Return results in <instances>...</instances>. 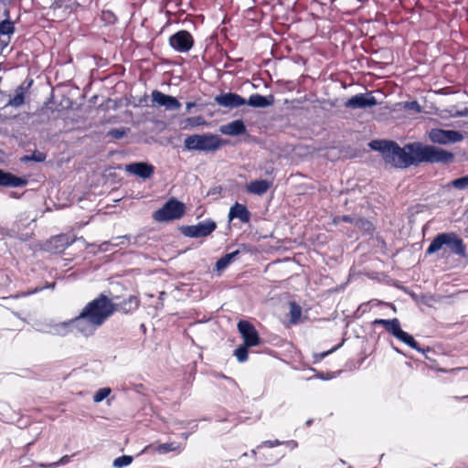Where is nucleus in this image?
I'll return each mask as SVG.
<instances>
[{"label":"nucleus","instance_id":"nucleus-27","mask_svg":"<svg viewBox=\"0 0 468 468\" xmlns=\"http://www.w3.org/2000/svg\"><path fill=\"white\" fill-rule=\"evenodd\" d=\"M178 448H179V445L176 444V442H165V443L159 444L155 448V452H157L160 454H165L169 452L176 451Z\"/></svg>","mask_w":468,"mask_h":468},{"label":"nucleus","instance_id":"nucleus-37","mask_svg":"<svg viewBox=\"0 0 468 468\" xmlns=\"http://www.w3.org/2000/svg\"><path fill=\"white\" fill-rule=\"evenodd\" d=\"M405 108L410 111H414L416 112H420L421 111L420 105L416 101L406 102Z\"/></svg>","mask_w":468,"mask_h":468},{"label":"nucleus","instance_id":"nucleus-23","mask_svg":"<svg viewBox=\"0 0 468 468\" xmlns=\"http://www.w3.org/2000/svg\"><path fill=\"white\" fill-rule=\"evenodd\" d=\"M396 338L420 353L424 352V350L420 348L419 344L415 341L413 336L408 334L407 332L403 331L402 329L399 332Z\"/></svg>","mask_w":468,"mask_h":468},{"label":"nucleus","instance_id":"nucleus-17","mask_svg":"<svg viewBox=\"0 0 468 468\" xmlns=\"http://www.w3.org/2000/svg\"><path fill=\"white\" fill-rule=\"evenodd\" d=\"M74 239L66 234L53 237L48 243V250L55 253H60L73 243Z\"/></svg>","mask_w":468,"mask_h":468},{"label":"nucleus","instance_id":"nucleus-11","mask_svg":"<svg viewBox=\"0 0 468 468\" xmlns=\"http://www.w3.org/2000/svg\"><path fill=\"white\" fill-rule=\"evenodd\" d=\"M376 98L370 94L359 93L345 102V107L348 109H365L377 105Z\"/></svg>","mask_w":468,"mask_h":468},{"label":"nucleus","instance_id":"nucleus-50","mask_svg":"<svg viewBox=\"0 0 468 468\" xmlns=\"http://www.w3.org/2000/svg\"><path fill=\"white\" fill-rule=\"evenodd\" d=\"M394 349H395L398 353H400V351L399 350V348L394 347Z\"/></svg>","mask_w":468,"mask_h":468},{"label":"nucleus","instance_id":"nucleus-47","mask_svg":"<svg viewBox=\"0 0 468 468\" xmlns=\"http://www.w3.org/2000/svg\"><path fill=\"white\" fill-rule=\"evenodd\" d=\"M311 423H312V420H307V421H306V425H308V426H309V425H311Z\"/></svg>","mask_w":468,"mask_h":468},{"label":"nucleus","instance_id":"nucleus-25","mask_svg":"<svg viewBox=\"0 0 468 468\" xmlns=\"http://www.w3.org/2000/svg\"><path fill=\"white\" fill-rule=\"evenodd\" d=\"M446 186L448 188L452 187L458 190L468 189V175L450 181Z\"/></svg>","mask_w":468,"mask_h":468},{"label":"nucleus","instance_id":"nucleus-39","mask_svg":"<svg viewBox=\"0 0 468 468\" xmlns=\"http://www.w3.org/2000/svg\"><path fill=\"white\" fill-rule=\"evenodd\" d=\"M129 239V237L128 236H119V237H116V238H113L112 239V245L114 246H118L120 244H123L124 243V240H128Z\"/></svg>","mask_w":468,"mask_h":468},{"label":"nucleus","instance_id":"nucleus-7","mask_svg":"<svg viewBox=\"0 0 468 468\" xmlns=\"http://www.w3.org/2000/svg\"><path fill=\"white\" fill-rule=\"evenodd\" d=\"M429 138L434 144H447L460 142L463 137L457 131L434 128L429 132Z\"/></svg>","mask_w":468,"mask_h":468},{"label":"nucleus","instance_id":"nucleus-12","mask_svg":"<svg viewBox=\"0 0 468 468\" xmlns=\"http://www.w3.org/2000/svg\"><path fill=\"white\" fill-rule=\"evenodd\" d=\"M77 322V316L71 320L61 322L58 324H50L48 326V330H44L43 332L55 335H60L64 336L68 335L69 333L77 332L79 333V325L76 323Z\"/></svg>","mask_w":468,"mask_h":468},{"label":"nucleus","instance_id":"nucleus-8","mask_svg":"<svg viewBox=\"0 0 468 468\" xmlns=\"http://www.w3.org/2000/svg\"><path fill=\"white\" fill-rule=\"evenodd\" d=\"M217 228L215 221L207 219L193 226H186L181 229L182 233L190 238L207 237Z\"/></svg>","mask_w":468,"mask_h":468},{"label":"nucleus","instance_id":"nucleus-46","mask_svg":"<svg viewBox=\"0 0 468 468\" xmlns=\"http://www.w3.org/2000/svg\"><path fill=\"white\" fill-rule=\"evenodd\" d=\"M182 437L185 438V439H187L188 438V434L187 433H183Z\"/></svg>","mask_w":468,"mask_h":468},{"label":"nucleus","instance_id":"nucleus-42","mask_svg":"<svg viewBox=\"0 0 468 468\" xmlns=\"http://www.w3.org/2000/svg\"><path fill=\"white\" fill-rule=\"evenodd\" d=\"M194 107H196V103L195 102L189 101V102H186V108L187 112H190V110L192 108H194Z\"/></svg>","mask_w":468,"mask_h":468},{"label":"nucleus","instance_id":"nucleus-35","mask_svg":"<svg viewBox=\"0 0 468 468\" xmlns=\"http://www.w3.org/2000/svg\"><path fill=\"white\" fill-rule=\"evenodd\" d=\"M356 226L358 228H363L366 231H370L373 229L372 224L365 219H356Z\"/></svg>","mask_w":468,"mask_h":468},{"label":"nucleus","instance_id":"nucleus-33","mask_svg":"<svg viewBox=\"0 0 468 468\" xmlns=\"http://www.w3.org/2000/svg\"><path fill=\"white\" fill-rule=\"evenodd\" d=\"M14 32V25L11 21L4 20L0 22V34L9 35Z\"/></svg>","mask_w":468,"mask_h":468},{"label":"nucleus","instance_id":"nucleus-2","mask_svg":"<svg viewBox=\"0 0 468 468\" xmlns=\"http://www.w3.org/2000/svg\"><path fill=\"white\" fill-rule=\"evenodd\" d=\"M118 309L105 294L88 303L77 316L79 333L86 337L92 335Z\"/></svg>","mask_w":468,"mask_h":468},{"label":"nucleus","instance_id":"nucleus-4","mask_svg":"<svg viewBox=\"0 0 468 468\" xmlns=\"http://www.w3.org/2000/svg\"><path fill=\"white\" fill-rule=\"evenodd\" d=\"M184 144L188 150L213 152L221 147L223 141L212 133L193 134L185 139Z\"/></svg>","mask_w":468,"mask_h":468},{"label":"nucleus","instance_id":"nucleus-26","mask_svg":"<svg viewBox=\"0 0 468 468\" xmlns=\"http://www.w3.org/2000/svg\"><path fill=\"white\" fill-rule=\"evenodd\" d=\"M184 129H189L207 124V122L202 116L188 117L185 120Z\"/></svg>","mask_w":468,"mask_h":468},{"label":"nucleus","instance_id":"nucleus-31","mask_svg":"<svg viewBox=\"0 0 468 468\" xmlns=\"http://www.w3.org/2000/svg\"><path fill=\"white\" fill-rule=\"evenodd\" d=\"M112 392V389L110 388H102L98 389L94 396L93 400L96 403L101 402L104 399H106Z\"/></svg>","mask_w":468,"mask_h":468},{"label":"nucleus","instance_id":"nucleus-1","mask_svg":"<svg viewBox=\"0 0 468 468\" xmlns=\"http://www.w3.org/2000/svg\"><path fill=\"white\" fill-rule=\"evenodd\" d=\"M369 146L381 153L383 159L397 168H407L420 163L449 164L453 161L452 153L432 145L420 143L408 144L400 147L397 143L386 140H374Z\"/></svg>","mask_w":468,"mask_h":468},{"label":"nucleus","instance_id":"nucleus-10","mask_svg":"<svg viewBox=\"0 0 468 468\" xmlns=\"http://www.w3.org/2000/svg\"><path fill=\"white\" fill-rule=\"evenodd\" d=\"M153 103L165 107L167 111H176L180 109V101L173 96L166 95L158 90H154L151 94Z\"/></svg>","mask_w":468,"mask_h":468},{"label":"nucleus","instance_id":"nucleus-40","mask_svg":"<svg viewBox=\"0 0 468 468\" xmlns=\"http://www.w3.org/2000/svg\"><path fill=\"white\" fill-rule=\"evenodd\" d=\"M282 443V442L280 441L279 440H274V441H265L262 442V445H265L268 447H275V446L281 445Z\"/></svg>","mask_w":468,"mask_h":468},{"label":"nucleus","instance_id":"nucleus-5","mask_svg":"<svg viewBox=\"0 0 468 468\" xmlns=\"http://www.w3.org/2000/svg\"><path fill=\"white\" fill-rule=\"evenodd\" d=\"M184 213V204L176 199H171L167 201L163 207L154 213V218L156 221L164 222L180 218Z\"/></svg>","mask_w":468,"mask_h":468},{"label":"nucleus","instance_id":"nucleus-13","mask_svg":"<svg viewBox=\"0 0 468 468\" xmlns=\"http://www.w3.org/2000/svg\"><path fill=\"white\" fill-rule=\"evenodd\" d=\"M215 101L219 106L225 108H238L247 103V101L237 93L228 92L223 93L215 98Z\"/></svg>","mask_w":468,"mask_h":468},{"label":"nucleus","instance_id":"nucleus-30","mask_svg":"<svg viewBox=\"0 0 468 468\" xmlns=\"http://www.w3.org/2000/svg\"><path fill=\"white\" fill-rule=\"evenodd\" d=\"M132 462H133L132 456L122 455V456L116 458L113 461L112 464L115 468H122V467H125V466H128L129 464H131Z\"/></svg>","mask_w":468,"mask_h":468},{"label":"nucleus","instance_id":"nucleus-19","mask_svg":"<svg viewBox=\"0 0 468 468\" xmlns=\"http://www.w3.org/2000/svg\"><path fill=\"white\" fill-rule=\"evenodd\" d=\"M27 185V180L17 177L11 173H7L0 169V186H23Z\"/></svg>","mask_w":468,"mask_h":468},{"label":"nucleus","instance_id":"nucleus-28","mask_svg":"<svg viewBox=\"0 0 468 468\" xmlns=\"http://www.w3.org/2000/svg\"><path fill=\"white\" fill-rule=\"evenodd\" d=\"M290 315L292 324H296L302 315V308L294 302L290 303Z\"/></svg>","mask_w":468,"mask_h":468},{"label":"nucleus","instance_id":"nucleus-16","mask_svg":"<svg viewBox=\"0 0 468 468\" xmlns=\"http://www.w3.org/2000/svg\"><path fill=\"white\" fill-rule=\"evenodd\" d=\"M251 214L245 205L236 202L229 209V219H239L242 223H249Z\"/></svg>","mask_w":468,"mask_h":468},{"label":"nucleus","instance_id":"nucleus-41","mask_svg":"<svg viewBox=\"0 0 468 468\" xmlns=\"http://www.w3.org/2000/svg\"><path fill=\"white\" fill-rule=\"evenodd\" d=\"M389 322L390 320H387V319H376L373 324H379V325H383L385 328L387 327V325H390L389 324Z\"/></svg>","mask_w":468,"mask_h":468},{"label":"nucleus","instance_id":"nucleus-36","mask_svg":"<svg viewBox=\"0 0 468 468\" xmlns=\"http://www.w3.org/2000/svg\"><path fill=\"white\" fill-rule=\"evenodd\" d=\"M356 220L355 218H353L352 217L350 216H341V217H336L334 218V223L335 224H339L340 222H346V223H354L356 225Z\"/></svg>","mask_w":468,"mask_h":468},{"label":"nucleus","instance_id":"nucleus-9","mask_svg":"<svg viewBox=\"0 0 468 468\" xmlns=\"http://www.w3.org/2000/svg\"><path fill=\"white\" fill-rule=\"evenodd\" d=\"M238 329L246 346H255L260 344V336L255 327L248 321H239Z\"/></svg>","mask_w":468,"mask_h":468},{"label":"nucleus","instance_id":"nucleus-49","mask_svg":"<svg viewBox=\"0 0 468 468\" xmlns=\"http://www.w3.org/2000/svg\"><path fill=\"white\" fill-rule=\"evenodd\" d=\"M360 3H366L367 0H357Z\"/></svg>","mask_w":468,"mask_h":468},{"label":"nucleus","instance_id":"nucleus-21","mask_svg":"<svg viewBox=\"0 0 468 468\" xmlns=\"http://www.w3.org/2000/svg\"><path fill=\"white\" fill-rule=\"evenodd\" d=\"M271 186V182L268 180H254L251 181L247 186V190L250 193L255 194V195H263L265 194L270 187Z\"/></svg>","mask_w":468,"mask_h":468},{"label":"nucleus","instance_id":"nucleus-20","mask_svg":"<svg viewBox=\"0 0 468 468\" xmlns=\"http://www.w3.org/2000/svg\"><path fill=\"white\" fill-rule=\"evenodd\" d=\"M273 103V97L269 96L265 97L261 94L255 93L250 96L247 101L248 105L255 107V108H265L271 106Z\"/></svg>","mask_w":468,"mask_h":468},{"label":"nucleus","instance_id":"nucleus-34","mask_svg":"<svg viewBox=\"0 0 468 468\" xmlns=\"http://www.w3.org/2000/svg\"><path fill=\"white\" fill-rule=\"evenodd\" d=\"M126 133L124 129H112L109 131L108 135L114 139H122Z\"/></svg>","mask_w":468,"mask_h":468},{"label":"nucleus","instance_id":"nucleus-3","mask_svg":"<svg viewBox=\"0 0 468 468\" xmlns=\"http://www.w3.org/2000/svg\"><path fill=\"white\" fill-rule=\"evenodd\" d=\"M444 247L448 248L454 254L463 256L465 247L463 240L453 232H444L438 234L426 250V254H433Z\"/></svg>","mask_w":468,"mask_h":468},{"label":"nucleus","instance_id":"nucleus-29","mask_svg":"<svg viewBox=\"0 0 468 468\" xmlns=\"http://www.w3.org/2000/svg\"><path fill=\"white\" fill-rule=\"evenodd\" d=\"M389 324L390 325H387V327L385 329L389 334H391L393 336L396 337L397 335L399 334V332L401 330L400 323H399V319H397V318L390 319Z\"/></svg>","mask_w":468,"mask_h":468},{"label":"nucleus","instance_id":"nucleus-22","mask_svg":"<svg viewBox=\"0 0 468 468\" xmlns=\"http://www.w3.org/2000/svg\"><path fill=\"white\" fill-rule=\"evenodd\" d=\"M115 304L118 307L116 311L128 314L137 309L139 305V301L135 296H130L127 300Z\"/></svg>","mask_w":468,"mask_h":468},{"label":"nucleus","instance_id":"nucleus-14","mask_svg":"<svg viewBox=\"0 0 468 468\" xmlns=\"http://www.w3.org/2000/svg\"><path fill=\"white\" fill-rule=\"evenodd\" d=\"M33 84V80H26L22 84H20L16 90H15V96L10 98L5 105V107H14L18 108L22 106L25 103L26 94L27 93L28 90L31 88Z\"/></svg>","mask_w":468,"mask_h":468},{"label":"nucleus","instance_id":"nucleus-18","mask_svg":"<svg viewBox=\"0 0 468 468\" xmlns=\"http://www.w3.org/2000/svg\"><path fill=\"white\" fill-rule=\"evenodd\" d=\"M247 129L242 120H235L219 127L222 134L238 136L244 134Z\"/></svg>","mask_w":468,"mask_h":468},{"label":"nucleus","instance_id":"nucleus-51","mask_svg":"<svg viewBox=\"0 0 468 468\" xmlns=\"http://www.w3.org/2000/svg\"><path fill=\"white\" fill-rule=\"evenodd\" d=\"M335 0H331V2H334Z\"/></svg>","mask_w":468,"mask_h":468},{"label":"nucleus","instance_id":"nucleus-24","mask_svg":"<svg viewBox=\"0 0 468 468\" xmlns=\"http://www.w3.org/2000/svg\"><path fill=\"white\" fill-rule=\"evenodd\" d=\"M239 250H235L220 258L216 263L217 270L222 271L226 269L230 264V262H232L233 260L239 255Z\"/></svg>","mask_w":468,"mask_h":468},{"label":"nucleus","instance_id":"nucleus-32","mask_svg":"<svg viewBox=\"0 0 468 468\" xmlns=\"http://www.w3.org/2000/svg\"><path fill=\"white\" fill-rule=\"evenodd\" d=\"M248 347L246 345L239 346L235 352L234 355L236 356L239 362L242 363L247 361L248 359Z\"/></svg>","mask_w":468,"mask_h":468},{"label":"nucleus","instance_id":"nucleus-6","mask_svg":"<svg viewBox=\"0 0 468 468\" xmlns=\"http://www.w3.org/2000/svg\"><path fill=\"white\" fill-rule=\"evenodd\" d=\"M169 45L179 53L188 52L194 46V38L186 30H180L169 37Z\"/></svg>","mask_w":468,"mask_h":468},{"label":"nucleus","instance_id":"nucleus-38","mask_svg":"<svg viewBox=\"0 0 468 468\" xmlns=\"http://www.w3.org/2000/svg\"><path fill=\"white\" fill-rule=\"evenodd\" d=\"M46 154L39 151H34L30 155L31 160L35 162H43L46 160Z\"/></svg>","mask_w":468,"mask_h":468},{"label":"nucleus","instance_id":"nucleus-43","mask_svg":"<svg viewBox=\"0 0 468 468\" xmlns=\"http://www.w3.org/2000/svg\"><path fill=\"white\" fill-rule=\"evenodd\" d=\"M21 161L23 162H28V161H32L31 158H30V155H25L21 158Z\"/></svg>","mask_w":468,"mask_h":468},{"label":"nucleus","instance_id":"nucleus-15","mask_svg":"<svg viewBox=\"0 0 468 468\" xmlns=\"http://www.w3.org/2000/svg\"><path fill=\"white\" fill-rule=\"evenodd\" d=\"M126 172L135 175L143 179H147L152 176L154 172V167L147 163H132L126 165Z\"/></svg>","mask_w":468,"mask_h":468},{"label":"nucleus","instance_id":"nucleus-44","mask_svg":"<svg viewBox=\"0 0 468 468\" xmlns=\"http://www.w3.org/2000/svg\"><path fill=\"white\" fill-rule=\"evenodd\" d=\"M332 351H334V349H332L331 351L320 354L319 359H323L327 354L331 353Z\"/></svg>","mask_w":468,"mask_h":468},{"label":"nucleus","instance_id":"nucleus-45","mask_svg":"<svg viewBox=\"0 0 468 468\" xmlns=\"http://www.w3.org/2000/svg\"><path fill=\"white\" fill-rule=\"evenodd\" d=\"M5 233H6L5 229L0 227V236H4V235H5Z\"/></svg>","mask_w":468,"mask_h":468},{"label":"nucleus","instance_id":"nucleus-48","mask_svg":"<svg viewBox=\"0 0 468 468\" xmlns=\"http://www.w3.org/2000/svg\"><path fill=\"white\" fill-rule=\"evenodd\" d=\"M57 464H58L57 463H53L49 464V466L54 467V466H57Z\"/></svg>","mask_w":468,"mask_h":468}]
</instances>
